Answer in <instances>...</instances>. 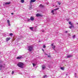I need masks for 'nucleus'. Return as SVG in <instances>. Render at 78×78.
I'll return each instance as SVG.
<instances>
[{"label": "nucleus", "instance_id": "dca6fc26", "mask_svg": "<svg viewBox=\"0 0 78 78\" xmlns=\"http://www.w3.org/2000/svg\"><path fill=\"white\" fill-rule=\"evenodd\" d=\"M51 12L52 13V14H53V15H54L55 14L54 13V10H52L51 11Z\"/></svg>", "mask_w": 78, "mask_h": 78}, {"label": "nucleus", "instance_id": "2eb2a0df", "mask_svg": "<svg viewBox=\"0 0 78 78\" xmlns=\"http://www.w3.org/2000/svg\"><path fill=\"white\" fill-rule=\"evenodd\" d=\"M47 75H44L43 78H47Z\"/></svg>", "mask_w": 78, "mask_h": 78}, {"label": "nucleus", "instance_id": "423d86ee", "mask_svg": "<svg viewBox=\"0 0 78 78\" xmlns=\"http://www.w3.org/2000/svg\"><path fill=\"white\" fill-rule=\"evenodd\" d=\"M36 16L37 17H41L42 16V15L39 13H37L36 15Z\"/></svg>", "mask_w": 78, "mask_h": 78}, {"label": "nucleus", "instance_id": "f8f14e48", "mask_svg": "<svg viewBox=\"0 0 78 78\" xmlns=\"http://www.w3.org/2000/svg\"><path fill=\"white\" fill-rule=\"evenodd\" d=\"M55 47H56V46L55 45H53L52 46V48L53 50H55Z\"/></svg>", "mask_w": 78, "mask_h": 78}, {"label": "nucleus", "instance_id": "f3484780", "mask_svg": "<svg viewBox=\"0 0 78 78\" xmlns=\"http://www.w3.org/2000/svg\"><path fill=\"white\" fill-rule=\"evenodd\" d=\"M59 9V8H58L57 9H54V11H56V10H58V9Z\"/></svg>", "mask_w": 78, "mask_h": 78}, {"label": "nucleus", "instance_id": "ddd939ff", "mask_svg": "<svg viewBox=\"0 0 78 78\" xmlns=\"http://www.w3.org/2000/svg\"><path fill=\"white\" fill-rule=\"evenodd\" d=\"M36 2V0H31L30 3H34Z\"/></svg>", "mask_w": 78, "mask_h": 78}, {"label": "nucleus", "instance_id": "58836bf2", "mask_svg": "<svg viewBox=\"0 0 78 78\" xmlns=\"http://www.w3.org/2000/svg\"><path fill=\"white\" fill-rule=\"evenodd\" d=\"M1 68H0V70H1Z\"/></svg>", "mask_w": 78, "mask_h": 78}, {"label": "nucleus", "instance_id": "f03ea898", "mask_svg": "<svg viewBox=\"0 0 78 78\" xmlns=\"http://www.w3.org/2000/svg\"><path fill=\"white\" fill-rule=\"evenodd\" d=\"M33 48L32 46H28V50L29 51H31L33 50Z\"/></svg>", "mask_w": 78, "mask_h": 78}, {"label": "nucleus", "instance_id": "b1692460", "mask_svg": "<svg viewBox=\"0 0 78 78\" xmlns=\"http://www.w3.org/2000/svg\"><path fill=\"white\" fill-rule=\"evenodd\" d=\"M43 47L44 48H46V46L45 45H43Z\"/></svg>", "mask_w": 78, "mask_h": 78}, {"label": "nucleus", "instance_id": "ea45409f", "mask_svg": "<svg viewBox=\"0 0 78 78\" xmlns=\"http://www.w3.org/2000/svg\"><path fill=\"white\" fill-rule=\"evenodd\" d=\"M20 74H22V73H20Z\"/></svg>", "mask_w": 78, "mask_h": 78}, {"label": "nucleus", "instance_id": "20e7f679", "mask_svg": "<svg viewBox=\"0 0 78 78\" xmlns=\"http://www.w3.org/2000/svg\"><path fill=\"white\" fill-rule=\"evenodd\" d=\"M71 26H69V28H70L71 29L72 28H74V25H73V24H72L71 25Z\"/></svg>", "mask_w": 78, "mask_h": 78}, {"label": "nucleus", "instance_id": "0eeeda50", "mask_svg": "<svg viewBox=\"0 0 78 78\" xmlns=\"http://www.w3.org/2000/svg\"><path fill=\"white\" fill-rule=\"evenodd\" d=\"M7 23H8V25L9 26H11V24H10V21H9V20H7Z\"/></svg>", "mask_w": 78, "mask_h": 78}, {"label": "nucleus", "instance_id": "1a4fd4ad", "mask_svg": "<svg viewBox=\"0 0 78 78\" xmlns=\"http://www.w3.org/2000/svg\"><path fill=\"white\" fill-rule=\"evenodd\" d=\"M42 70H44L45 68H46V66H45L43 65L42 66Z\"/></svg>", "mask_w": 78, "mask_h": 78}, {"label": "nucleus", "instance_id": "a878e982", "mask_svg": "<svg viewBox=\"0 0 78 78\" xmlns=\"http://www.w3.org/2000/svg\"><path fill=\"white\" fill-rule=\"evenodd\" d=\"M74 75H75V77H76V73H75Z\"/></svg>", "mask_w": 78, "mask_h": 78}, {"label": "nucleus", "instance_id": "6ab92c4d", "mask_svg": "<svg viewBox=\"0 0 78 78\" xmlns=\"http://www.w3.org/2000/svg\"><path fill=\"white\" fill-rule=\"evenodd\" d=\"M69 25H72V22L70 21H69Z\"/></svg>", "mask_w": 78, "mask_h": 78}, {"label": "nucleus", "instance_id": "f704fd0d", "mask_svg": "<svg viewBox=\"0 0 78 78\" xmlns=\"http://www.w3.org/2000/svg\"><path fill=\"white\" fill-rule=\"evenodd\" d=\"M0 64H1V63H2V62L1 61H0Z\"/></svg>", "mask_w": 78, "mask_h": 78}, {"label": "nucleus", "instance_id": "f257e3e1", "mask_svg": "<svg viewBox=\"0 0 78 78\" xmlns=\"http://www.w3.org/2000/svg\"><path fill=\"white\" fill-rule=\"evenodd\" d=\"M17 66L18 67H19L23 68V63L22 62H19L17 64Z\"/></svg>", "mask_w": 78, "mask_h": 78}, {"label": "nucleus", "instance_id": "c9c22d12", "mask_svg": "<svg viewBox=\"0 0 78 78\" xmlns=\"http://www.w3.org/2000/svg\"><path fill=\"white\" fill-rule=\"evenodd\" d=\"M29 20H30V19H28V21H29Z\"/></svg>", "mask_w": 78, "mask_h": 78}, {"label": "nucleus", "instance_id": "4468645a", "mask_svg": "<svg viewBox=\"0 0 78 78\" xmlns=\"http://www.w3.org/2000/svg\"><path fill=\"white\" fill-rule=\"evenodd\" d=\"M30 20H32V21H33L34 20V18L32 17V16L30 17Z\"/></svg>", "mask_w": 78, "mask_h": 78}, {"label": "nucleus", "instance_id": "a211bd4d", "mask_svg": "<svg viewBox=\"0 0 78 78\" xmlns=\"http://www.w3.org/2000/svg\"><path fill=\"white\" fill-rule=\"evenodd\" d=\"M21 2L22 3H24V2H25V1L24 0H21Z\"/></svg>", "mask_w": 78, "mask_h": 78}, {"label": "nucleus", "instance_id": "bb28decb", "mask_svg": "<svg viewBox=\"0 0 78 78\" xmlns=\"http://www.w3.org/2000/svg\"><path fill=\"white\" fill-rule=\"evenodd\" d=\"M33 65L34 66H36V64H34V63H33Z\"/></svg>", "mask_w": 78, "mask_h": 78}, {"label": "nucleus", "instance_id": "4be33fe9", "mask_svg": "<svg viewBox=\"0 0 78 78\" xmlns=\"http://www.w3.org/2000/svg\"><path fill=\"white\" fill-rule=\"evenodd\" d=\"M58 3V4L59 5H61V2H57Z\"/></svg>", "mask_w": 78, "mask_h": 78}, {"label": "nucleus", "instance_id": "7c9ffc66", "mask_svg": "<svg viewBox=\"0 0 78 78\" xmlns=\"http://www.w3.org/2000/svg\"><path fill=\"white\" fill-rule=\"evenodd\" d=\"M65 33H67V31H65Z\"/></svg>", "mask_w": 78, "mask_h": 78}, {"label": "nucleus", "instance_id": "393cba45", "mask_svg": "<svg viewBox=\"0 0 78 78\" xmlns=\"http://www.w3.org/2000/svg\"><path fill=\"white\" fill-rule=\"evenodd\" d=\"M75 35H74V36H73V38H74L75 37Z\"/></svg>", "mask_w": 78, "mask_h": 78}, {"label": "nucleus", "instance_id": "4c0bfd02", "mask_svg": "<svg viewBox=\"0 0 78 78\" xmlns=\"http://www.w3.org/2000/svg\"><path fill=\"white\" fill-rule=\"evenodd\" d=\"M56 7H57L58 6L57 5H56Z\"/></svg>", "mask_w": 78, "mask_h": 78}, {"label": "nucleus", "instance_id": "c756f323", "mask_svg": "<svg viewBox=\"0 0 78 78\" xmlns=\"http://www.w3.org/2000/svg\"><path fill=\"white\" fill-rule=\"evenodd\" d=\"M2 66L1 65H0V67H2Z\"/></svg>", "mask_w": 78, "mask_h": 78}, {"label": "nucleus", "instance_id": "6e6552de", "mask_svg": "<svg viewBox=\"0 0 78 78\" xmlns=\"http://www.w3.org/2000/svg\"><path fill=\"white\" fill-rule=\"evenodd\" d=\"M10 39H11V37H9L6 38V41H9Z\"/></svg>", "mask_w": 78, "mask_h": 78}, {"label": "nucleus", "instance_id": "9d476101", "mask_svg": "<svg viewBox=\"0 0 78 78\" xmlns=\"http://www.w3.org/2000/svg\"><path fill=\"white\" fill-rule=\"evenodd\" d=\"M71 57H72V55H69L67 56H66V58H71Z\"/></svg>", "mask_w": 78, "mask_h": 78}, {"label": "nucleus", "instance_id": "2f4dec72", "mask_svg": "<svg viewBox=\"0 0 78 78\" xmlns=\"http://www.w3.org/2000/svg\"><path fill=\"white\" fill-rule=\"evenodd\" d=\"M50 55H48V57H49V58H50Z\"/></svg>", "mask_w": 78, "mask_h": 78}, {"label": "nucleus", "instance_id": "cd10ccee", "mask_svg": "<svg viewBox=\"0 0 78 78\" xmlns=\"http://www.w3.org/2000/svg\"><path fill=\"white\" fill-rule=\"evenodd\" d=\"M14 71H12V75H13V74H14Z\"/></svg>", "mask_w": 78, "mask_h": 78}, {"label": "nucleus", "instance_id": "7ed1b4c3", "mask_svg": "<svg viewBox=\"0 0 78 78\" xmlns=\"http://www.w3.org/2000/svg\"><path fill=\"white\" fill-rule=\"evenodd\" d=\"M11 3L10 2H6L3 4V5H9Z\"/></svg>", "mask_w": 78, "mask_h": 78}, {"label": "nucleus", "instance_id": "c85d7f7f", "mask_svg": "<svg viewBox=\"0 0 78 78\" xmlns=\"http://www.w3.org/2000/svg\"><path fill=\"white\" fill-rule=\"evenodd\" d=\"M32 8V7H30L29 8V9H31Z\"/></svg>", "mask_w": 78, "mask_h": 78}, {"label": "nucleus", "instance_id": "72a5a7b5", "mask_svg": "<svg viewBox=\"0 0 78 78\" xmlns=\"http://www.w3.org/2000/svg\"><path fill=\"white\" fill-rule=\"evenodd\" d=\"M51 46H53V44H52Z\"/></svg>", "mask_w": 78, "mask_h": 78}, {"label": "nucleus", "instance_id": "5701e85b", "mask_svg": "<svg viewBox=\"0 0 78 78\" xmlns=\"http://www.w3.org/2000/svg\"><path fill=\"white\" fill-rule=\"evenodd\" d=\"M13 35V34L12 33L9 34L10 36H12Z\"/></svg>", "mask_w": 78, "mask_h": 78}, {"label": "nucleus", "instance_id": "e433bc0d", "mask_svg": "<svg viewBox=\"0 0 78 78\" xmlns=\"http://www.w3.org/2000/svg\"><path fill=\"white\" fill-rule=\"evenodd\" d=\"M42 50L43 51H44V49H42Z\"/></svg>", "mask_w": 78, "mask_h": 78}, {"label": "nucleus", "instance_id": "39448f33", "mask_svg": "<svg viewBox=\"0 0 78 78\" xmlns=\"http://www.w3.org/2000/svg\"><path fill=\"white\" fill-rule=\"evenodd\" d=\"M22 58H23V57L22 56H19L16 58L17 59H22Z\"/></svg>", "mask_w": 78, "mask_h": 78}, {"label": "nucleus", "instance_id": "9b49d317", "mask_svg": "<svg viewBox=\"0 0 78 78\" xmlns=\"http://www.w3.org/2000/svg\"><path fill=\"white\" fill-rule=\"evenodd\" d=\"M44 6L43 5H42V4H40L39 6V7H40V8H43Z\"/></svg>", "mask_w": 78, "mask_h": 78}, {"label": "nucleus", "instance_id": "aec40b11", "mask_svg": "<svg viewBox=\"0 0 78 78\" xmlns=\"http://www.w3.org/2000/svg\"><path fill=\"white\" fill-rule=\"evenodd\" d=\"M60 69H61V70H64V68H63V67H61Z\"/></svg>", "mask_w": 78, "mask_h": 78}, {"label": "nucleus", "instance_id": "473e14b6", "mask_svg": "<svg viewBox=\"0 0 78 78\" xmlns=\"http://www.w3.org/2000/svg\"><path fill=\"white\" fill-rule=\"evenodd\" d=\"M11 14L12 15H13V14H14V13H11Z\"/></svg>", "mask_w": 78, "mask_h": 78}, {"label": "nucleus", "instance_id": "412c9836", "mask_svg": "<svg viewBox=\"0 0 78 78\" xmlns=\"http://www.w3.org/2000/svg\"><path fill=\"white\" fill-rule=\"evenodd\" d=\"M33 27H30V30H33Z\"/></svg>", "mask_w": 78, "mask_h": 78}]
</instances>
